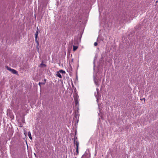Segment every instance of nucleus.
I'll return each instance as SVG.
<instances>
[{
	"mask_svg": "<svg viewBox=\"0 0 158 158\" xmlns=\"http://www.w3.org/2000/svg\"><path fill=\"white\" fill-rule=\"evenodd\" d=\"M73 143L76 147H79V143L77 137L76 136H75L73 138Z\"/></svg>",
	"mask_w": 158,
	"mask_h": 158,
	"instance_id": "nucleus-1",
	"label": "nucleus"
},
{
	"mask_svg": "<svg viewBox=\"0 0 158 158\" xmlns=\"http://www.w3.org/2000/svg\"><path fill=\"white\" fill-rule=\"evenodd\" d=\"M6 68H7V70H8L10 71L13 74H17L18 72L15 70L13 69H12L7 66H6Z\"/></svg>",
	"mask_w": 158,
	"mask_h": 158,
	"instance_id": "nucleus-2",
	"label": "nucleus"
},
{
	"mask_svg": "<svg viewBox=\"0 0 158 158\" xmlns=\"http://www.w3.org/2000/svg\"><path fill=\"white\" fill-rule=\"evenodd\" d=\"M79 114H78V112H76L75 114V118H74V119L75 120L76 118V120L77 123H78L79 121Z\"/></svg>",
	"mask_w": 158,
	"mask_h": 158,
	"instance_id": "nucleus-3",
	"label": "nucleus"
},
{
	"mask_svg": "<svg viewBox=\"0 0 158 158\" xmlns=\"http://www.w3.org/2000/svg\"><path fill=\"white\" fill-rule=\"evenodd\" d=\"M74 98L75 101V104L76 105H77V104H78V97L77 95H76L74 97Z\"/></svg>",
	"mask_w": 158,
	"mask_h": 158,
	"instance_id": "nucleus-4",
	"label": "nucleus"
},
{
	"mask_svg": "<svg viewBox=\"0 0 158 158\" xmlns=\"http://www.w3.org/2000/svg\"><path fill=\"white\" fill-rule=\"evenodd\" d=\"M56 76H57L58 77L60 78L62 77V76L61 75L60 73L59 72H58L56 73Z\"/></svg>",
	"mask_w": 158,
	"mask_h": 158,
	"instance_id": "nucleus-5",
	"label": "nucleus"
},
{
	"mask_svg": "<svg viewBox=\"0 0 158 158\" xmlns=\"http://www.w3.org/2000/svg\"><path fill=\"white\" fill-rule=\"evenodd\" d=\"M94 81L95 83V84L97 86L99 85V84H98V82L97 81L96 79L94 78Z\"/></svg>",
	"mask_w": 158,
	"mask_h": 158,
	"instance_id": "nucleus-6",
	"label": "nucleus"
},
{
	"mask_svg": "<svg viewBox=\"0 0 158 158\" xmlns=\"http://www.w3.org/2000/svg\"><path fill=\"white\" fill-rule=\"evenodd\" d=\"M28 136L31 139H32V137L31 136V134L30 131L28 132Z\"/></svg>",
	"mask_w": 158,
	"mask_h": 158,
	"instance_id": "nucleus-7",
	"label": "nucleus"
},
{
	"mask_svg": "<svg viewBox=\"0 0 158 158\" xmlns=\"http://www.w3.org/2000/svg\"><path fill=\"white\" fill-rule=\"evenodd\" d=\"M77 48H78V47L77 46L73 45V51H75V50H76L77 49Z\"/></svg>",
	"mask_w": 158,
	"mask_h": 158,
	"instance_id": "nucleus-8",
	"label": "nucleus"
},
{
	"mask_svg": "<svg viewBox=\"0 0 158 158\" xmlns=\"http://www.w3.org/2000/svg\"><path fill=\"white\" fill-rule=\"evenodd\" d=\"M38 34V31H37L36 33L35 34V38H37Z\"/></svg>",
	"mask_w": 158,
	"mask_h": 158,
	"instance_id": "nucleus-9",
	"label": "nucleus"
},
{
	"mask_svg": "<svg viewBox=\"0 0 158 158\" xmlns=\"http://www.w3.org/2000/svg\"><path fill=\"white\" fill-rule=\"evenodd\" d=\"M78 148L79 147H77L76 148V152L77 153V155H78L79 153Z\"/></svg>",
	"mask_w": 158,
	"mask_h": 158,
	"instance_id": "nucleus-10",
	"label": "nucleus"
},
{
	"mask_svg": "<svg viewBox=\"0 0 158 158\" xmlns=\"http://www.w3.org/2000/svg\"><path fill=\"white\" fill-rule=\"evenodd\" d=\"M37 38H35V42L37 43V44H38V46L39 45V43L37 40Z\"/></svg>",
	"mask_w": 158,
	"mask_h": 158,
	"instance_id": "nucleus-11",
	"label": "nucleus"
},
{
	"mask_svg": "<svg viewBox=\"0 0 158 158\" xmlns=\"http://www.w3.org/2000/svg\"><path fill=\"white\" fill-rule=\"evenodd\" d=\"M59 72V73H65V72L62 70H60Z\"/></svg>",
	"mask_w": 158,
	"mask_h": 158,
	"instance_id": "nucleus-12",
	"label": "nucleus"
},
{
	"mask_svg": "<svg viewBox=\"0 0 158 158\" xmlns=\"http://www.w3.org/2000/svg\"><path fill=\"white\" fill-rule=\"evenodd\" d=\"M45 82H46V81H45L44 83H42V82H39V85H41V84H42V85L44 84L45 83Z\"/></svg>",
	"mask_w": 158,
	"mask_h": 158,
	"instance_id": "nucleus-13",
	"label": "nucleus"
},
{
	"mask_svg": "<svg viewBox=\"0 0 158 158\" xmlns=\"http://www.w3.org/2000/svg\"><path fill=\"white\" fill-rule=\"evenodd\" d=\"M45 66L46 65L45 64H44L43 62H42L41 64H40V66L41 67V66Z\"/></svg>",
	"mask_w": 158,
	"mask_h": 158,
	"instance_id": "nucleus-14",
	"label": "nucleus"
},
{
	"mask_svg": "<svg viewBox=\"0 0 158 158\" xmlns=\"http://www.w3.org/2000/svg\"><path fill=\"white\" fill-rule=\"evenodd\" d=\"M94 45L95 46H96L98 45V44L97 42H96L94 43Z\"/></svg>",
	"mask_w": 158,
	"mask_h": 158,
	"instance_id": "nucleus-15",
	"label": "nucleus"
},
{
	"mask_svg": "<svg viewBox=\"0 0 158 158\" xmlns=\"http://www.w3.org/2000/svg\"><path fill=\"white\" fill-rule=\"evenodd\" d=\"M38 46H38V44H37L36 48L37 49L38 51H39V48H38Z\"/></svg>",
	"mask_w": 158,
	"mask_h": 158,
	"instance_id": "nucleus-16",
	"label": "nucleus"
},
{
	"mask_svg": "<svg viewBox=\"0 0 158 158\" xmlns=\"http://www.w3.org/2000/svg\"><path fill=\"white\" fill-rule=\"evenodd\" d=\"M37 31H38V27H37Z\"/></svg>",
	"mask_w": 158,
	"mask_h": 158,
	"instance_id": "nucleus-17",
	"label": "nucleus"
},
{
	"mask_svg": "<svg viewBox=\"0 0 158 158\" xmlns=\"http://www.w3.org/2000/svg\"><path fill=\"white\" fill-rule=\"evenodd\" d=\"M143 100H145V98H143Z\"/></svg>",
	"mask_w": 158,
	"mask_h": 158,
	"instance_id": "nucleus-18",
	"label": "nucleus"
},
{
	"mask_svg": "<svg viewBox=\"0 0 158 158\" xmlns=\"http://www.w3.org/2000/svg\"><path fill=\"white\" fill-rule=\"evenodd\" d=\"M143 100H145V98H143Z\"/></svg>",
	"mask_w": 158,
	"mask_h": 158,
	"instance_id": "nucleus-19",
	"label": "nucleus"
},
{
	"mask_svg": "<svg viewBox=\"0 0 158 158\" xmlns=\"http://www.w3.org/2000/svg\"><path fill=\"white\" fill-rule=\"evenodd\" d=\"M157 1H156V3H157Z\"/></svg>",
	"mask_w": 158,
	"mask_h": 158,
	"instance_id": "nucleus-20",
	"label": "nucleus"
},
{
	"mask_svg": "<svg viewBox=\"0 0 158 158\" xmlns=\"http://www.w3.org/2000/svg\"><path fill=\"white\" fill-rule=\"evenodd\" d=\"M44 81H46V80H45H45H44Z\"/></svg>",
	"mask_w": 158,
	"mask_h": 158,
	"instance_id": "nucleus-21",
	"label": "nucleus"
}]
</instances>
